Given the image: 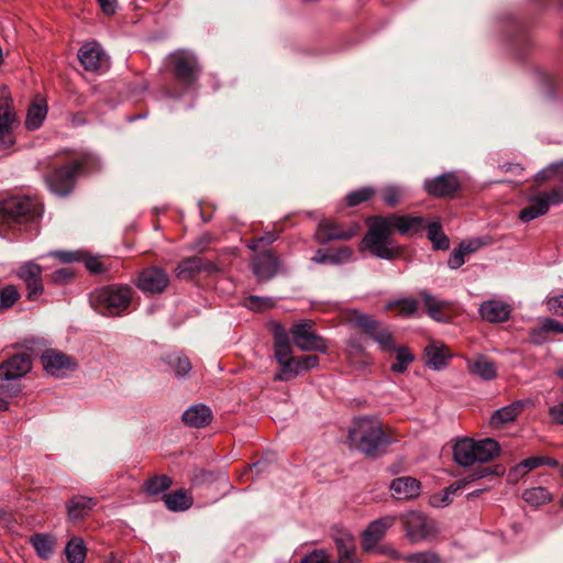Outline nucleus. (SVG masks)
Returning <instances> with one entry per match:
<instances>
[{"instance_id": "1", "label": "nucleus", "mask_w": 563, "mask_h": 563, "mask_svg": "<svg viewBox=\"0 0 563 563\" xmlns=\"http://www.w3.org/2000/svg\"><path fill=\"white\" fill-rule=\"evenodd\" d=\"M101 159L92 152H82L69 163L55 168L45 177L48 189L60 197L68 196L80 174H89L101 168Z\"/></svg>"}, {"instance_id": "2", "label": "nucleus", "mask_w": 563, "mask_h": 563, "mask_svg": "<svg viewBox=\"0 0 563 563\" xmlns=\"http://www.w3.org/2000/svg\"><path fill=\"white\" fill-rule=\"evenodd\" d=\"M42 216L38 201L26 196H12L0 201V235L4 236L2 227L24 225L29 231Z\"/></svg>"}, {"instance_id": "3", "label": "nucleus", "mask_w": 563, "mask_h": 563, "mask_svg": "<svg viewBox=\"0 0 563 563\" xmlns=\"http://www.w3.org/2000/svg\"><path fill=\"white\" fill-rule=\"evenodd\" d=\"M349 439L358 451L371 457L383 454L391 442L382 424L368 418L355 421L354 428L349 432Z\"/></svg>"}, {"instance_id": "4", "label": "nucleus", "mask_w": 563, "mask_h": 563, "mask_svg": "<svg viewBox=\"0 0 563 563\" xmlns=\"http://www.w3.org/2000/svg\"><path fill=\"white\" fill-rule=\"evenodd\" d=\"M132 296V287L113 284L96 289L90 296V303L103 316H121L128 311Z\"/></svg>"}, {"instance_id": "5", "label": "nucleus", "mask_w": 563, "mask_h": 563, "mask_svg": "<svg viewBox=\"0 0 563 563\" xmlns=\"http://www.w3.org/2000/svg\"><path fill=\"white\" fill-rule=\"evenodd\" d=\"M499 450L498 442L490 438L479 441L464 438L454 444L453 457L459 465L470 466L476 462L486 463L493 460Z\"/></svg>"}, {"instance_id": "6", "label": "nucleus", "mask_w": 563, "mask_h": 563, "mask_svg": "<svg viewBox=\"0 0 563 563\" xmlns=\"http://www.w3.org/2000/svg\"><path fill=\"white\" fill-rule=\"evenodd\" d=\"M386 217H375L369 222L368 232L363 238V245L375 257L391 261L397 251L390 240L391 228Z\"/></svg>"}, {"instance_id": "7", "label": "nucleus", "mask_w": 563, "mask_h": 563, "mask_svg": "<svg viewBox=\"0 0 563 563\" xmlns=\"http://www.w3.org/2000/svg\"><path fill=\"white\" fill-rule=\"evenodd\" d=\"M400 521L410 543L430 541L438 534L434 520L420 511H407L400 516Z\"/></svg>"}, {"instance_id": "8", "label": "nucleus", "mask_w": 563, "mask_h": 563, "mask_svg": "<svg viewBox=\"0 0 563 563\" xmlns=\"http://www.w3.org/2000/svg\"><path fill=\"white\" fill-rule=\"evenodd\" d=\"M314 323L310 320L300 321L290 328L292 343L305 352H320L325 354L328 346L325 340L313 330Z\"/></svg>"}, {"instance_id": "9", "label": "nucleus", "mask_w": 563, "mask_h": 563, "mask_svg": "<svg viewBox=\"0 0 563 563\" xmlns=\"http://www.w3.org/2000/svg\"><path fill=\"white\" fill-rule=\"evenodd\" d=\"M176 79L186 87L192 86L200 74L197 56L189 51H177L170 55Z\"/></svg>"}, {"instance_id": "10", "label": "nucleus", "mask_w": 563, "mask_h": 563, "mask_svg": "<svg viewBox=\"0 0 563 563\" xmlns=\"http://www.w3.org/2000/svg\"><path fill=\"white\" fill-rule=\"evenodd\" d=\"M19 125L16 112L9 97L0 99V150H9L15 143L14 130Z\"/></svg>"}, {"instance_id": "11", "label": "nucleus", "mask_w": 563, "mask_h": 563, "mask_svg": "<svg viewBox=\"0 0 563 563\" xmlns=\"http://www.w3.org/2000/svg\"><path fill=\"white\" fill-rule=\"evenodd\" d=\"M358 230L360 224L356 222L340 224L325 219L318 224L317 238L323 244L331 241H345L356 235Z\"/></svg>"}, {"instance_id": "12", "label": "nucleus", "mask_w": 563, "mask_h": 563, "mask_svg": "<svg viewBox=\"0 0 563 563\" xmlns=\"http://www.w3.org/2000/svg\"><path fill=\"white\" fill-rule=\"evenodd\" d=\"M41 361L45 372L57 377L77 368V362L74 357L53 349L43 350Z\"/></svg>"}, {"instance_id": "13", "label": "nucleus", "mask_w": 563, "mask_h": 563, "mask_svg": "<svg viewBox=\"0 0 563 563\" xmlns=\"http://www.w3.org/2000/svg\"><path fill=\"white\" fill-rule=\"evenodd\" d=\"M169 284L167 273L161 267H147L139 273L135 285L144 294H161Z\"/></svg>"}, {"instance_id": "14", "label": "nucleus", "mask_w": 563, "mask_h": 563, "mask_svg": "<svg viewBox=\"0 0 563 563\" xmlns=\"http://www.w3.org/2000/svg\"><path fill=\"white\" fill-rule=\"evenodd\" d=\"M32 369V360L26 353L14 354L0 363V380L19 382Z\"/></svg>"}, {"instance_id": "15", "label": "nucleus", "mask_w": 563, "mask_h": 563, "mask_svg": "<svg viewBox=\"0 0 563 563\" xmlns=\"http://www.w3.org/2000/svg\"><path fill=\"white\" fill-rule=\"evenodd\" d=\"M42 272V266L30 261L23 263L16 273L18 277L23 280L26 286L29 300L37 299L44 291Z\"/></svg>"}, {"instance_id": "16", "label": "nucleus", "mask_w": 563, "mask_h": 563, "mask_svg": "<svg viewBox=\"0 0 563 563\" xmlns=\"http://www.w3.org/2000/svg\"><path fill=\"white\" fill-rule=\"evenodd\" d=\"M396 522V517L388 515L372 521L362 534V547L366 552L375 550L377 542Z\"/></svg>"}, {"instance_id": "17", "label": "nucleus", "mask_w": 563, "mask_h": 563, "mask_svg": "<svg viewBox=\"0 0 563 563\" xmlns=\"http://www.w3.org/2000/svg\"><path fill=\"white\" fill-rule=\"evenodd\" d=\"M460 188V183L453 173H445L434 178H428L423 183L426 192L433 197H446Z\"/></svg>"}, {"instance_id": "18", "label": "nucleus", "mask_w": 563, "mask_h": 563, "mask_svg": "<svg viewBox=\"0 0 563 563\" xmlns=\"http://www.w3.org/2000/svg\"><path fill=\"white\" fill-rule=\"evenodd\" d=\"M511 306L499 299H488L478 309L481 317L490 323H500L509 319Z\"/></svg>"}, {"instance_id": "19", "label": "nucleus", "mask_w": 563, "mask_h": 563, "mask_svg": "<svg viewBox=\"0 0 563 563\" xmlns=\"http://www.w3.org/2000/svg\"><path fill=\"white\" fill-rule=\"evenodd\" d=\"M389 220L391 229H396L400 234L420 235L426 230L429 222L422 217L391 216L386 217Z\"/></svg>"}, {"instance_id": "20", "label": "nucleus", "mask_w": 563, "mask_h": 563, "mask_svg": "<svg viewBox=\"0 0 563 563\" xmlns=\"http://www.w3.org/2000/svg\"><path fill=\"white\" fill-rule=\"evenodd\" d=\"M252 268L258 282H266L277 274L279 261L271 252H264L253 258Z\"/></svg>"}, {"instance_id": "21", "label": "nucleus", "mask_w": 563, "mask_h": 563, "mask_svg": "<svg viewBox=\"0 0 563 563\" xmlns=\"http://www.w3.org/2000/svg\"><path fill=\"white\" fill-rule=\"evenodd\" d=\"M212 410L205 404H195L183 412V422L191 428H203L212 421Z\"/></svg>"}, {"instance_id": "22", "label": "nucleus", "mask_w": 563, "mask_h": 563, "mask_svg": "<svg viewBox=\"0 0 563 563\" xmlns=\"http://www.w3.org/2000/svg\"><path fill=\"white\" fill-rule=\"evenodd\" d=\"M97 505L96 498L82 495L73 496L66 504L68 519L77 521L84 519Z\"/></svg>"}, {"instance_id": "23", "label": "nucleus", "mask_w": 563, "mask_h": 563, "mask_svg": "<svg viewBox=\"0 0 563 563\" xmlns=\"http://www.w3.org/2000/svg\"><path fill=\"white\" fill-rule=\"evenodd\" d=\"M338 550V561L334 563H358L354 537L349 532H341L334 538Z\"/></svg>"}, {"instance_id": "24", "label": "nucleus", "mask_w": 563, "mask_h": 563, "mask_svg": "<svg viewBox=\"0 0 563 563\" xmlns=\"http://www.w3.org/2000/svg\"><path fill=\"white\" fill-rule=\"evenodd\" d=\"M78 57L86 70L93 71L102 66L104 53L98 43L92 42L81 46Z\"/></svg>"}, {"instance_id": "25", "label": "nucleus", "mask_w": 563, "mask_h": 563, "mask_svg": "<svg viewBox=\"0 0 563 563\" xmlns=\"http://www.w3.org/2000/svg\"><path fill=\"white\" fill-rule=\"evenodd\" d=\"M420 483L410 476H402L393 479L390 489L398 499H412L420 494Z\"/></svg>"}, {"instance_id": "26", "label": "nucleus", "mask_w": 563, "mask_h": 563, "mask_svg": "<svg viewBox=\"0 0 563 563\" xmlns=\"http://www.w3.org/2000/svg\"><path fill=\"white\" fill-rule=\"evenodd\" d=\"M525 405L526 402L523 400H516L510 405L495 410L490 416V426L494 428H500L506 423L512 422L522 411Z\"/></svg>"}, {"instance_id": "27", "label": "nucleus", "mask_w": 563, "mask_h": 563, "mask_svg": "<svg viewBox=\"0 0 563 563\" xmlns=\"http://www.w3.org/2000/svg\"><path fill=\"white\" fill-rule=\"evenodd\" d=\"M275 360L279 364L280 371L274 375V380L287 382L300 375L298 360L292 353L277 355Z\"/></svg>"}, {"instance_id": "28", "label": "nucleus", "mask_w": 563, "mask_h": 563, "mask_svg": "<svg viewBox=\"0 0 563 563\" xmlns=\"http://www.w3.org/2000/svg\"><path fill=\"white\" fill-rule=\"evenodd\" d=\"M467 368L471 374L481 377L483 380H493L497 375L496 363L483 355L468 361Z\"/></svg>"}, {"instance_id": "29", "label": "nucleus", "mask_w": 563, "mask_h": 563, "mask_svg": "<svg viewBox=\"0 0 563 563\" xmlns=\"http://www.w3.org/2000/svg\"><path fill=\"white\" fill-rule=\"evenodd\" d=\"M31 543L38 558L48 560L54 553L56 539L51 534L36 533L31 537Z\"/></svg>"}, {"instance_id": "30", "label": "nucleus", "mask_w": 563, "mask_h": 563, "mask_svg": "<svg viewBox=\"0 0 563 563\" xmlns=\"http://www.w3.org/2000/svg\"><path fill=\"white\" fill-rule=\"evenodd\" d=\"M427 238L432 243L435 251H446L450 249V240L443 232L440 221H431L427 225Z\"/></svg>"}, {"instance_id": "31", "label": "nucleus", "mask_w": 563, "mask_h": 563, "mask_svg": "<svg viewBox=\"0 0 563 563\" xmlns=\"http://www.w3.org/2000/svg\"><path fill=\"white\" fill-rule=\"evenodd\" d=\"M65 556L68 563H85L87 548L80 537H73L65 547Z\"/></svg>"}, {"instance_id": "32", "label": "nucleus", "mask_w": 563, "mask_h": 563, "mask_svg": "<svg viewBox=\"0 0 563 563\" xmlns=\"http://www.w3.org/2000/svg\"><path fill=\"white\" fill-rule=\"evenodd\" d=\"M163 499L166 508L172 511H184L192 505L191 497L184 489L165 494Z\"/></svg>"}, {"instance_id": "33", "label": "nucleus", "mask_w": 563, "mask_h": 563, "mask_svg": "<svg viewBox=\"0 0 563 563\" xmlns=\"http://www.w3.org/2000/svg\"><path fill=\"white\" fill-rule=\"evenodd\" d=\"M427 362L426 364L432 369L440 371L446 366V357L444 346L438 343L428 345L424 350Z\"/></svg>"}, {"instance_id": "34", "label": "nucleus", "mask_w": 563, "mask_h": 563, "mask_svg": "<svg viewBox=\"0 0 563 563\" xmlns=\"http://www.w3.org/2000/svg\"><path fill=\"white\" fill-rule=\"evenodd\" d=\"M548 212V202L540 198L534 197L530 200V205L523 208L519 213V219L522 222H530Z\"/></svg>"}, {"instance_id": "35", "label": "nucleus", "mask_w": 563, "mask_h": 563, "mask_svg": "<svg viewBox=\"0 0 563 563\" xmlns=\"http://www.w3.org/2000/svg\"><path fill=\"white\" fill-rule=\"evenodd\" d=\"M165 363L173 368L178 378L185 377L191 369L190 361L181 353H172L164 357Z\"/></svg>"}, {"instance_id": "36", "label": "nucleus", "mask_w": 563, "mask_h": 563, "mask_svg": "<svg viewBox=\"0 0 563 563\" xmlns=\"http://www.w3.org/2000/svg\"><path fill=\"white\" fill-rule=\"evenodd\" d=\"M285 328L277 324L274 329V357L277 355L292 353L291 342Z\"/></svg>"}, {"instance_id": "37", "label": "nucleus", "mask_w": 563, "mask_h": 563, "mask_svg": "<svg viewBox=\"0 0 563 563\" xmlns=\"http://www.w3.org/2000/svg\"><path fill=\"white\" fill-rule=\"evenodd\" d=\"M522 498L527 504H529L533 507H539L541 505H544V504L551 501L552 495L550 494V492L547 488H544L542 486H538V487H532V488L526 489L522 493Z\"/></svg>"}, {"instance_id": "38", "label": "nucleus", "mask_w": 563, "mask_h": 563, "mask_svg": "<svg viewBox=\"0 0 563 563\" xmlns=\"http://www.w3.org/2000/svg\"><path fill=\"white\" fill-rule=\"evenodd\" d=\"M203 268V261L200 257L191 256L180 263L176 267V274L179 278H189L192 275L201 272Z\"/></svg>"}, {"instance_id": "39", "label": "nucleus", "mask_w": 563, "mask_h": 563, "mask_svg": "<svg viewBox=\"0 0 563 563\" xmlns=\"http://www.w3.org/2000/svg\"><path fill=\"white\" fill-rule=\"evenodd\" d=\"M47 114V107L44 103L32 104L26 113L25 126L29 130L38 129Z\"/></svg>"}, {"instance_id": "40", "label": "nucleus", "mask_w": 563, "mask_h": 563, "mask_svg": "<svg viewBox=\"0 0 563 563\" xmlns=\"http://www.w3.org/2000/svg\"><path fill=\"white\" fill-rule=\"evenodd\" d=\"M399 308V312L404 317H412L417 313L418 310V301L416 299L404 297L399 299H395L389 301L386 305V310H390L393 308Z\"/></svg>"}, {"instance_id": "41", "label": "nucleus", "mask_w": 563, "mask_h": 563, "mask_svg": "<svg viewBox=\"0 0 563 563\" xmlns=\"http://www.w3.org/2000/svg\"><path fill=\"white\" fill-rule=\"evenodd\" d=\"M394 351H396V362L391 364L390 368L398 374L405 373L415 356L406 346L396 347Z\"/></svg>"}, {"instance_id": "42", "label": "nucleus", "mask_w": 563, "mask_h": 563, "mask_svg": "<svg viewBox=\"0 0 563 563\" xmlns=\"http://www.w3.org/2000/svg\"><path fill=\"white\" fill-rule=\"evenodd\" d=\"M172 485V481L167 475L154 476L146 481L145 492L147 495L156 496L167 490Z\"/></svg>"}, {"instance_id": "43", "label": "nucleus", "mask_w": 563, "mask_h": 563, "mask_svg": "<svg viewBox=\"0 0 563 563\" xmlns=\"http://www.w3.org/2000/svg\"><path fill=\"white\" fill-rule=\"evenodd\" d=\"M383 351H394L397 346L394 342L391 332L388 329H379V327L369 335Z\"/></svg>"}, {"instance_id": "44", "label": "nucleus", "mask_w": 563, "mask_h": 563, "mask_svg": "<svg viewBox=\"0 0 563 563\" xmlns=\"http://www.w3.org/2000/svg\"><path fill=\"white\" fill-rule=\"evenodd\" d=\"M487 474L488 473L486 471L476 472L472 474L470 477H465L463 481H461V483L449 486L442 496V503L439 504L438 506H446L451 501V496L454 495L460 488H462L463 486H465L466 484L471 483L476 478L485 477Z\"/></svg>"}, {"instance_id": "45", "label": "nucleus", "mask_w": 563, "mask_h": 563, "mask_svg": "<svg viewBox=\"0 0 563 563\" xmlns=\"http://www.w3.org/2000/svg\"><path fill=\"white\" fill-rule=\"evenodd\" d=\"M330 265H342L354 261V253L350 246L329 250Z\"/></svg>"}, {"instance_id": "46", "label": "nucleus", "mask_w": 563, "mask_h": 563, "mask_svg": "<svg viewBox=\"0 0 563 563\" xmlns=\"http://www.w3.org/2000/svg\"><path fill=\"white\" fill-rule=\"evenodd\" d=\"M406 195V189L400 186H387L383 189V200L389 207H396Z\"/></svg>"}, {"instance_id": "47", "label": "nucleus", "mask_w": 563, "mask_h": 563, "mask_svg": "<svg viewBox=\"0 0 563 563\" xmlns=\"http://www.w3.org/2000/svg\"><path fill=\"white\" fill-rule=\"evenodd\" d=\"M353 322L356 327L362 328L368 336L379 327V321L366 313L356 312Z\"/></svg>"}, {"instance_id": "48", "label": "nucleus", "mask_w": 563, "mask_h": 563, "mask_svg": "<svg viewBox=\"0 0 563 563\" xmlns=\"http://www.w3.org/2000/svg\"><path fill=\"white\" fill-rule=\"evenodd\" d=\"M19 297L20 295L15 286H5L0 291V309L5 310L8 308H11L16 302Z\"/></svg>"}, {"instance_id": "49", "label": "nucleus", "mask_w": 563, "mask_h": 563, "mask_svg": "<svg viewBox=\"0 0 563 563\" xmlns=\"http://www.w3.org/2000/svg\"><path fill=\"white\" fill-rule=\"evenodd\" d=\"M374 195L372 187H364L358 190L352 191L346 196V203L350 207L360 205L361 202L367 201Z\"/></svg>"}, {"instance_id": "50", "label": "nucleus", "mask_w": 563, "mask_h": 563, "mask_svg": "<svg viewBox=\"0 0 563 563\" xmlns=\"http://www.w3.org/2000/svg\"><path fill=\"white\" fill-rule=\"evenodd\" d=\"M21 385L16 380H0V396L10 402V399L18 396Z\"/></svg>"}, {"instance_id": "51", "label": "nucleus", "mask_w": 563, "mask_h": 563, "mask_svg": "<svg viewBox=\"0 0 563 563\" xmlns=\"http://www.w3.org/2000/svg\"><path fill=\"white\" fill-rule=\"evenodd\" d=\"M408 563H438L439 556L430 551L416 552L404 556Z\"/></svg>"}, {"instance_id": "52", "label": "nucleus", "mask_w": 563, "mask_h": 563, "mask_svg": "<svg viewBox=\"0 0 563 563\" xmlns=\"http://www.w3.org/2000/svg\"><path fill=\"white\" fill-rule=\"evenodd\" d=\"M548 328L543 319H541L540 324L530 329L529 331V341L536 345H542L548 340Z\"/></svg>"}, {"instance_id": "53", "label": "nucleus", "mask_w": 563, "mask_h": 563, "mask_svg": "<svg viewBox=\"0 0 563 563\" xmlns=\"http://www.w3.org/2000/svg\"><path fill=\"white\" fill-rule=\"evenodd\" d=\"M49 255L58 258L62 263L80 262L84 258L82 251H54Z\"/></svg>"}, {"instance_id": "54", "label": "nucleus", "mask_w": 563, "mask_h": 563, "mask_svg": "<svg viewBox=\"0 0 563 563\" xmlns=\"http://www.w3.org/2000/svg\"><path fill=\"white\" fill-rule=\"evenodd\" d=\"M46 340L38 336H29L23 339L22 341V347L30 351L31 353H42V347L46 346Z\"/></svg>"}, {"instance_id": "55", "label": "nucleus", "mask_w": 563, "mask_h": 563, "mask_svg": "<svg viewBox=\"0 0 563 563\" xmlns=\"http://www.w3.org/2000/svg\"><path fill=\"white\" fill-rule=\"evenodd\" d=\"M300 563H334L330 560V555L324 550H313L309 554L305 555Z\"/></svg>"}, {"instance_id": "56", "label": "nucleus", "mask_w": 563, "mask_h": 563, "mask_svg": "<svg viewBox=\"0 0 563 563\" xmlns=\"http://www.w3.org/2000/svg\"><path fill=\"white\" fill-rule=\"evenodd\" d=\"M273 300L269 297L250 296L246 298L245 306L252 310H262L271 307Z\"/></svg>"}, {"instance_id": "57", "label": "nucleus", "mask_w": 563, "mask_h": 563, "mask_svg": "<svg viewBox=\"0 0 563 563\" xmlns=\"http://www.w3.org/2000/svg\"><path fill=\"white\" fill-rule=\"evenodd\" d=\"M545 462L544 456H532L523 460L520 464L517 465L516 470L521 471L522 473H528L539 466L543 465Z\"/></svg>"}, {"instance_id": "58", "label": "nucleus", "mask_w": 563, "mask_h": 563, "mask_svg": "<svg viewBox=\"0 0 563 563\" xmlns=\"http://www.w3.org/2000/svg\"><path fill=\"white\" fill-rule=\"evenodd\" d=\"M74 276V273L68 267H63L54 271L51 275V282L57 285L67 284Z\"/></svg>"}, {"instance_id": "59", "label": "nucleus", "mask_w": 563, "mask_h": 563, "mask_svg": "<svg viewBox=\"0 0 563 563\" xmlns=\"http://www.w3.org/2000/svg\"><path fill=\"white\" fill-rule=\"evenodd\" d=\"M300 375L309 369L316 368L319 365V357L317 355H302L298 356Z\"/></svg>"}, {"instance_id": "60", "label": "nucleus", "mask_w": 563, "mask_h": 563, "mask_svg": "<svg viewBox=\"0 0 563 563\" xmlns=\"http://www.w3.org/2000/svg\"><path fill=\"white\" fill-rule=\"evenodd\" d=\"M545 303L550 312L563 317V295L548 297Z\"/></svg>"}, {"instance_id": "61", "label": "nucleus", "mask_w": 563, "mask_h": 563, "mask_svg": "<svg viewBox=\"0 0 563 563\" xmlns=\"http://www.w3.org/2000/svg\"><path fill=\"white\" fill-rule=\"evenodd\" d=\"M465 263V254L464 252L457 246L453 249L451 252L449 260H448V266L450 269H457Z\"/></svg>"}, {"instance_id": "62", "label": "nucleus", "mask_w": 563, "mask_h": 563, "mask_svg": "<svg viewBox=\"0 0 563 563\" xmlns=\"http://www.w3.org/2000/svg\"><path fill=\"white\" fill-rule=\"evenodd\" d=\"M485 245V242L481 238L462 241L459 244V247L464 252L465 255L472 254L478 251L482 246Z\"/></svg>"}, {"instance_id": "63", "label": "nucleus", "mask_w": 563, "mask_h": 563, "mask_svg": "<svg viewBox=\"0 0 563 563\" xmlns=\"http://www.w3.org/2000/svg\"><path fill=\"white\" fill-rule=\"evenodd\" d=\"M81 261L85 262V266L90 273L99 274L104 272L103 264L97 256H87L84 252V258Z\"/></svg>"}, {"instance_id": "64", "label": "nucleus", "mask_w": 563, "mask_h": 563, "mask_svg": "<svg viewBox=\"0 0 563 563\" xmlns=\"http://www.w3.org/2000/svg\"><path fill=\"white\" fill-rule=\"evenodd\" d=\"M539 197L548 202V208L550 207V205H560L563 202V189L555 188L544 192L542 196Z\"/></svg>"}]
</instances>
